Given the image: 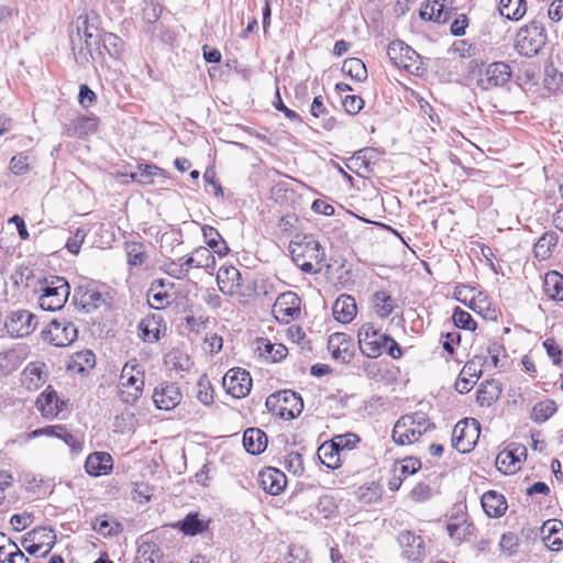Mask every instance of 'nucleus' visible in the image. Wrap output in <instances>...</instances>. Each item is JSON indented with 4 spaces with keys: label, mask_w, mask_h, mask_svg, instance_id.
Returning a JSON list of instances; mask_svg holds the SVG:
<instances>
[{
    "label": "nucleus",
    "mask_w": 563,
    "mask_h": 563,
    "mask_svg": "<svg viewBox=\"0 0 563 563\" xmlns=\"http://www.w3.org/2000/svg\"><path fill=\"white\" fill-rule=\"evenodd\" d=\"M361 352L369 358H376L386 352L394 360L402 356L399 344L388 334L375 329L372 323L363 324L357 332Z\"/></svg>",
    "instance_id": "obj_1"
},
{
    "label": "nucleus",
    "mask_w": 563,
    "mask_h": 563,
    "mask_svg": "<svg viewBox=\"0 0 563 563\" xmlns=\"http://www.w3.org/2000/svg\"><path fill=\"white\" fill-rule=\"evenodd\" d=\"M292 260L303 273L318 274L325 253L321 244L312 235H297L290 243Z\"/></svg>",
    "instance_id": "obj_2"
},
{
    "label": "nucleus",
    "mask_w": 563,
    "mask_h": 563,
    "mask_svg": "<svg viewBox=\"0 0 563 563\" xmlns=\"http://www.w3.org/2000/svg\"><path fill=\"white\" fill-rule=\"evenodd\" d=\"M34 292L37 295V302L43 310L57 311L65 306L70 287L64 277L48 276L38 280Z\"/></svg>",
    "instance_id": "obj_3"
},
{
    "label": "nucleus",
    "mask_w": 563,
    "mask_h": 563,
    "mask_svg": "<svg viewBox=\"0 0 563 563\" xmlns=\"http://www.w3.org/2000/svg\"><path fill=\"white\" fill-rule=\"evenodd\" d=\"M434 429L424 412L418 411L400 417L393 429V440L399 445H407L417 442L429 430Z\"/></svg>",
    "instance_id": "obj_4"
},
{
    "label": "nucleus",
    "mask_w": 563,
    "mask_h": 563,
    "mask_svg": "<svg viewBox=\"0 0 563 563\" xmlns=\"http://www.w3.org/2000/svg\"><path fill=\"white\" fill-rule=\"evenodd\" d=\"M547 43L544 26L539 21H532L522 26L517 35L515 47L525 57L537 56Z\"/></svg>",
    "instance_id": "obj_5"
},
{
    "label": "nucleus",
    "mask_w": 563,
    "mask_h": 563,
    "mask_svg": "<svg viewBox=\"0 0 563 563\" xmlns=\"http://www.w3.org/2000/svg\"><path fill=\"white\" fill-rule=\"evenodd\" d=\"M137 367L136 360H133L125 363L121 372L119 396L128 405L135 404L143 393L144 374Z\"/></svg>",
    "instance_id": "obj_6"
},
{
    "label": "nucleus",
    "mask_w": 563,
    "mask_h": 563,
    "mask_svg": "<svg viewBox=\"0 0 563 563\" xmlns=\"http://www.w3.org/2000/svg\"><path fill=\"white\" fill-rule=\"evenodd\" d=\"M267 408L285 420L298 417L303 409V401L299 394L291 390H282L266 399Z\"/></svg>",
    "instance_id": "obj_7"
},
{
    "label": "nucleus",
    "mask_w": 563,
    "mask_h": 563,
    "mask_svg": "<svg viewBox=\"0 0 563 563\" xmlns=\"http://www.w3.org/2000/svg\"><path fill=\"white\" fill-rule=\"evenodd\" d=\"M481 427L476 419L459 421L452 431V445L461 453L470 452L479 438Z\"/></svg>",
    "instance_id": "obj_8"
},
{
    "label": "nucleus",
    "mask_w": 563,
    "mask_h": 563,
    "mask_svg": "<svg viewBox=\"0 0 563 563\" xmlns=\"http://www.w3.org/2000/svg\"><path fill=\"white\" fill-rule=\"evenodd\" d=\"M37 325V318L25 309L11 311L4 322L8 333L14 338H23L31 334Z\"/></svg>",
    "instance_id": "obj_9"
},
{
    "label": "nucleus",
    "mask_w": 563,
    "mask_h": 563,
    "mask_svg": "<svg viewBox=\"0 0 563 563\" xmlns=\"http://www.w3.org/2000/svg\"><path fill=\"white\" fill-rule=\"evenodd\" d=\"M44 339L55 346H68L78 335L77 328L74 323L63 320H52L47 329L43 332Z\"/></svg>",
    "instance_id": "obj_10"
},
{
    "label": "nucleus",
    "mask_w": 563,
    "mask_h": 563,
    "mask_svg": "<svg viewBox=\"0 0 563 563\" xmlns=\"http://www.w3.org/2000/svg\"><path fill=\"white\" fill-rule=\"evenodd\" d=\"M512 75L511 68L504 62H495L489 64L481 77L477 79V86L482 90H489L496 87H503L510 80Z\"/></svg>",
    "instance_id": "obj_11"
},
{
    "label": "nucleus",
    "mask_w": 563,
    "mask_h": 563,
    "mask_svg": "<svg viewBox=\"0 0 563 563\" xmlns=\"http://www.w3.org/2000/svg\"><path fill=\"white\" fill-rule=\"evenodd\" d=\"M387 56L398 68L411 71L418 69V53L402 41L391 42L387 47Z\"/></svg>",
    "instance_id": "obj_12"
},
{
    "label": "nucleus",
    "mask_w": 563,
    "mask_h": 563,
    "mask_svg": "<svg viewBox=\"0 0 563 563\" xmlns=\"http://www.w3.org/2000/svg\"><path fill=\"white\" fill-rule=\"evenodd\" d=\"M299 313L300 299L295 292L286 291L277 297L273 306V314L278 322L287 324Z\"/></svg>",
    "instance_id": "obj_13"
},
{
    "label": "nucleus",
    "mask_w": 563,
    "mask_h": 563,
    "mask_svg": "<svg viewBox=\"0 0 563 563\" xmlns=\"http://www.w3.org/2000/svg\"><path fill=\"white\" fill-rule=\"evenodd\" d=\"M223 386L234 398L249 395L252 387V378L245 369L232 368L223 377Z\"/></svg>",
    "instance_id": "obj_14"
},
{
    "label": "nucleus",
    "mask_w": 563,
    "mask_h": 563,
    "mask_svg": "<svg viewBox=\"0 0 563 563\" xmlns=\"http://www.w3.org/2000/svg\"><path fill=\"white\" fill-rule=\"evenodd\" d=\"M527 456V449L521 444H511L496 457V465L505 474H512L520 468L522 459Z\"/></svg>",
    "instance_id": "obj_15"
},
{
    "label": "nucleus",
    "mask_w": 563,
    "mask_h": 563,
    "mask_svg": "<svg viewBox=\"0 0 563 563\" xmlns=\"http://www.w3.org/2000/svg\"><path fill=\"white\" fill-rule=\"evenodd\" d=\"M183 395L174 383H162L154 389L153 401L158 409L170 410L180 404Z\"/></svg>",
    "instance_id": "obj_16"
},
{
    "label": "nucleus",
    "mask_w": 563,
    "mask_h": 563,
    "mask_svg": "<svg viewBox=\"0 0 563 563\" xmlns=\"http://www.w3.org/2000/svg\"><path fill=\"white\" fill-rule=\"evenodd\" d=\"M398 542L402 549V555L410 561H419L426 554L423 539L409 530L399 533Z\"/></svg>",
    "instance_id": "obj_17"
},
{
    "label": "nucleus",
    "mask_w": 563,
    "mask_h": 563,
    "mask_svg": "<svg viewBox=\"0 0 563 563\" xmlns=\"http://www.w3.org/2000/svg\"><path fill=\"white\" fill-rule=\"evenodd\" d=\"M65 401L58 398L57 393L52 386L40 394L36 399V408L41 411L42 416L46 419H53L64 410Z\"/></svg>",
    "instance_id": "obj_18"
},
{
    "label": "nucleus",
    "mask_w": 563,
    "mask_h": 563,
    "mask_svg": "<svg viewBox=\"0 0 563 563\" xmlns=\"http://www.w3.org/2000/svg\"><path fill=\"white\" fill-rule=\"evenodd\" d=\"M241 273L234 266H221L217 274V284L219 290L228 296L239 292L242 285Z\"/></svg>",
    "instance_id": "obj_19"
},
{
    "label": "nucleus",
    "mask_w": 563,
    "mask_h": 563,
    "mask_svg": "<svg viewBox=\"0 0 563 563\" xmlns=\"http://www.w3.org/2000/svg\"><path fill=\"white\" fill-rule=\"evenodd\" d=\"M258 481L263 490L273 496L279 495L287 485L286 475L275 467H267L261 471Z\"/></svg>",
    "instance_id": "obj_20"
},
{
    "label": "nucleus",
    "mask_w": 563,
    "mask_h": 563,
    "mask_svg": "<svg viewBox=\"0 0 563 563\" xmlns=\"http://www.w3.org/2000/svg\"><path fill=\"white\" fill-rule=\"evenodd\" d=\"M44 368L45 364L43 363H30L21 374L22 386L31 391L42 387L47 379Z\"/></svg>",
    "instance_id": "obj_21"
},
{
    "label": "nucleus",
    "mask_w": 563,
    "mask_h": 563,
    "mask_svg": "<svg viewBox=\"0 0 563 563\" xmlns=\"http://www.w3.org/2000/svg\"><path fill=\"white\" fill-rule=\"evenodd\" d=\"M448 0H428L420 10L423 20L445 23L452 14V9L446 7Z\"/></svg>",
    "instance_id": "obj_22"
},
{
    "label": "nucleus",
    "mask_w": 563,
    "mask_h": 563,
    "mask_svg": "<svg viewBox=\"0 0 563 563\" xmlns=\"http://www.w3.org/2000/svg\"><path fill=\"white\" fill-rule=\"evenodd\" d=\"M332 311H333V317L339 322H341V323L351 322L354 319V317L356 316V311H357L355 299L350 295L342 294L334 301Z\"/></svg>",
    "instance_id": "obj_23"
},
{
    "label": "nucleus",
    "mask_w": 563,
    "mask_h": 563,
    "mask_svg": "<svg viewBox=\"0 0 563 563\" xmlns=\"http://www.w3.org/2000/svg\"><path fill=\"white\" fill-rule=\"evenodd\" d=\"M542 541L544 545L552 550L558 551L563 544V527L560 521L548 520L541 528Z\"/></svg>",
    "instance_id": "obj_24"
},
{
    "label": "nucleus",
    "mask_w": 563,
    "mask_h": 563,
    "mask_svg": "<svg viewBox=\"0 0 563 563\" xmlns=\"http://www.w3.org/2000/svg\"><path fill=\"white\" fill-rule=\"evenodd\" d=\"M85 468L92 476L106 475L112 470V457L106 452H93L87 457Z\"/></svg>",
    "instance_id": "obj_25"
},
{
    "label": "nucleus",
    "mask_w": 563,
    "mask_h": 563,
    "mask_svg": "<svg viewBox=\"0 0 563 563\" xmlns=\"http://www.w3.org/2000/svg\"><path fill=\"white\" fill-rule=\"evenodd\" d=\"M77 35L84 36V42L87 49H90L91 40L97 36L98 32V16L96 14H80L76 21Z\"/></svg>",
    "instance_id": "obj_26"
},
{
    "label": "nucleus",
    "mask_w": 563,
    "mask_h": 563,
    "mask_svg": "<svg viewBox=\"0 0 563 563\" xmlns=\"http://www.w3.org/2000/svg\"><path fill=\"white\" fill-rule=\"evenodd\" d=\"M243 445L246 452L257 455L267 446V435L258 428H249L243 434Z\"/></svg>",
    "instance_id": "obj_27"
},
{
    "label": "nucleus",
    "mask_w": 563,
    "mask_h": 563,
    "mask_svg": "<svg viewBox=\"0 0 563 563\" xmlns=\"http://www.w3.org/2000/svg\"><path fill=\"white\" fill-rule=\"evenodd\" d=\"M482 506L484 511L493 518H498L507 510V503L501 494L495 490L486 492L482 496Z\"/></svg>",
    "instance_id": "obj_28"
},
{
    "label": "nucleus",
    "mask_w": 563,
    "mask_h": 563,
    "mask_svg": "<svg viewBox=\"0 0 563 563\" xmlns=\"http://www.w3.org/2000/svg\"><path fill=\"white\" fill-rule=\"evenodd\" d=\"M501 394V386L499 382L490 379L481 384L476 393V401L482 407L492 406Z\"/></svg>",
    "instance_id": "obj_29"
},
{
    "label": "nucleus",
    "mask_w": 563,
    "mask_h": 563,
    "mask_svg": "<svg viewBox=\"0 0 563 563\" xmlns=\"http://www.w3.org/2000/svg\"><path fill=\"white\" fill-rule=\"evenodd\" d=\"M131 179L141 185H152L155 177H167V172L153 164H140L135 172L131 173Z\"/></svg>",
    "instance_id": "obj_30"
},
{
    "label": "nucleus",
    "mask_w": 563,
    "mask_h": 563,
    "mask_svg": "<svg viewBox=\"0 0 563 563\" xmlns=\"http://www.w3.org/2000/svg\"><path fill=\"white\" fill-rule=\"evenodd\" d=\"M74 299L86 312L99 308L103 302L102 295L98 290L90 288L84 289L82 287L75 290Z\"/></svg>",
    "instance_id": "obj_31"
},
{
    "label": "nucleus",
    "mask_w": 563,
    "mask_h": 563,
    "mask_svg": "<svg viewBox=\"0 0 563 563\" xmlns=\"http://www.w3.org/2000/svg\"><path fill=\"white\" fill-rule=\"evenodd\" d=\"M329 349L332 351L333 358L342 363H349L352 360L353 353L343 333H334L330 336Z\"/></svg>",
    "instance_id": "obj_32"
},
{
    "label": "nucleus",
    "mask_w": 563,
    "mask_h": 563,
    "mask_svg": "<svg viewBox=\"0 0 563 563\" xmlns=\"http://www.w3.org/2000/svg\"><path fill=\"white\" fill-rule=\"evenodd\" d=\"M544 294L552 300H563V276L556 271H550L544 275Z\"/></svg>",
    "instance_id": "obj_33"
},
{
    "label": "nucleus",
    "mask_w": 563,
    "mask_h": 563,
    "mask_svg": "<svg viewBox=\"0 0 563 563\" xmlns=\"http://www.w3.org/2000/svg\"><path fill=\"white\" fill-rule=\"evenodd\" d=\"M372 302L376 314L380 319L388 318L396 307V299L386 290H378L374 292Z\"/></svg>",
    "instance_id": "obj_34"
},
{
    "label": "nucleus",
    "mask_w": 563,
    "mask_h": 563,
    "mask_svg": "<svg viewBox=\"0 0 563 563\" xmlns=\"http://www.w3.org/2000/svg\"><path fill=\"white\" fill-rule=\"evenodd\" d=\"M185 265L191 268H210L214 267L216 258L212 252L207 247H198L195 252L188 256L184 257Z\"/></svg>",
    "instance_id": "obj_35"
},
{
    "label": "nucleus",
    "mask_w": 563,
    "mask_h": 563,
    "mask_svg": "<svg viewBox=\"0 0 563 563\" xmlns=\"http://www.w3.org/2000/svg\"><path fill=\"white\" fill-rule=\"evenodd\" d=\"M558 242L559 236L554 231L543 233L542 236L534 244V256L540 261L549 258Z\"/></svg>",
    "instance_id": "obj_36"
},
{
    "label": "nucleus",
    "mask_w": 563,
    "mask_h": 563,
    "mask_svg": "<svg viewBox=\"0 0 563 563\" xmlns=\"http://www.w3.org/2000/svg\"><path fill=\"white\" fill-rule=\"evenodd\" d=\"M91 529L102 537H112L121 533L123 527L120 522L110 519L107 515H102L91 521Z\"/></svg>",
    "instance_id": "obj_37"
},
{
    "label": "nucleus",
    "mask_w": 563,
    "mask_h": 563,
    "mask_svg": "<svg viewBox=\"0 0 563 563\" xmlns=\"http://www.w3.org/2000/svg\"><path fill=\"white\" fill-rule=\"evenodd\" d=\"M498 10L501 16L519 21L527 12L526 0H500Z\"/></svg>",
    "instance_id": "obj_38"
},
{
    "label": "nucleus",
    "mask_w": 563,
    "mask_h": 563,
    "mask_svg": "<svg viewBox=\"0 0 563 563\" xmlns=\"http://www.w3.org/2000/svg\"><path fill=\"white\" fill-rule=\"evenodd\" d=\"M98 129V121L95 117H80L76 121H74V126L71 129H67L68 136H77V137H87L93 134Z\"/></svg>",
    "instance_id": "obj_39"
},
{
    "label": "nucleus",
    "mask_w": 563,
    "mask_h": 563,
    "mask_svg": "<svg viewBox=\"0 0 563 563\" xmlns=\"http://www.w3.org/2000/svg\"><path fill=\"white\" fill-rule=\"evenodd\" d=\"M202 234L206 240L207 245L212 249L214 253L220 256L227 255L229 252V247L225 241L221 238L220 233L217 229L210 225H205L202 228Z\"/></svg>",
    "instance_id": "obj_40"
},
{
    "label": "nucleus",
    "mask_w": 563,
    "mask_h": 563,
    "mask_svg": "<svg viewBox=\"0 0 563 563\" xmlns=\"http://www.w3.org/2000/svg\"><path fill=\"white\" fill-rule=\"evenodd\" d=\"M159 317L144 318L139 324L141 338L146 342H155L159 340Z\"/></svg>",
    "instance_id": "obj_41"
},
{
    "label": "nucleus",
    "mask_w": 563,
    "mask_h": 563,
    "mask_svg": "<svg viewBox=\"0 0 563 563\" xmlns=\"http://www.w3.org/2000/svg\"><path fill=\"white\" fill-rule=\"evenodd\" d=\"M342 73L356 81H364L367 78L365 64L356 57H351L343 62Z\"/></svg>",
    "instance_id": "obj_42"
},
{
    "label": "nucleus",
    "mask_w": 563,
    "mask_h": 563,
    "mask_svg": "<svg viewBox=\"0 0 563 563\" xmlns=\"http://www.w3.org/2000/svg\"><path fill=\"white\" fill-rule=\"evenodd\" d=\"M318 456L328 468L335 470L340 466L341 454L331 442L319 446Z\"/></svg>",
    "instance_id": "obj_43"
},
{
    "label": "nucleus",
    "mask_w": 563,
    "mask_h": 563,
    "mask_svg": "<svg viewBox=\"0 0 563 563\" xmlns=\"http://www.w3.org/2000/svg\"><path fill=\"white\" fill-rule=\"evenodd\" d=\"M556 409L558 408L554 400L545 399L533 406L530 418L537 423H542L552 417Z\"/></svg>",
    "instance_id": "obj_44"
},
{
    "label": "nucleus",
    "mask_w": 563,
    "mask_h": 563,
    "mask_svg": "<svg viewBox=\"0 0 563 563\" xmlns=\"http://www.w3.org/2000/svg\"><path fill=\"white\" fill-rule=\"evenodd\" d=\"M95 364V354L91 351H81L75 354L68 367L79 374H85L93 368Z\"/></svg>",
    "instance_id": "obj_45"
},
{
    "label": "nucleus",
    "mask_w": 563,
    "mask_h": 563,
    "mask_svg": "<svg viewBox=\"0 0 563 563\" xmlns=\"http://www.w3.org/2000/svg\"><path fill=\"white\" fill-rule=\"evenodd\" d=\"M310 113L313 118L323 120L322 128L324 130H332L335 125V120L332 117H328L329 111L323 103V99L321 96H317L313 98V101L310 107Z\"/></svg>",
    "instance_id": "obj_46"
},
{
    "label": "nucleus",
    "mask_w": 563,
    "mask_h": 563,
    "mask_svg": "<svg viewBox=\"0 0 563 563\" xmlns=\"http://www.w3.org/2000/svg\"><path fill=\"white\" fill-rule=\"evenodd\" d=\"M101 41L108 54L114 58H120L124 52V41L114 33H103Z\"/></svg>",
    "instance_id": "obj_47"
},
{
    "label": "nucleus",
    "mask_w": 563,
    "mask_h": 563,
    "mask_svg": "<svg viewBox=\"0 0 563 563\" xmlns=\"http://www.w3.org/2000/svg\"><path fill=\"white\" fill-rule=\"evenodd\" d=\"M177 527L186 536H196L206 529L205 522L194 512L188 514L184 520L177 523Z\"/></svg>",
    "instance_id": "obj_48"
},
{
    "label": "nucleus",
    "mask_w": 563,
    "mask_h": 563,
    "mask_svg": "<svg viewBox=\"0 0 563 563\" xmlns=\"http://www.w3.org/2000/svg\"><path fill=\"white\" fill-rule=\"evenodd\" d=\"M356 497L365 505L377 503L382 497V488L375 483L360 486L356 490Z\"/></svg>",
    "instance_id": "obj_49"
},
{
    "label": "nucleus",
    "mask_w": 563,
    "mask_h": 563,
    "mask_svg": "<svg viewBox=\"0 0 563 563\" xmlns=\"http://www.w3.org/2000/svg\"><path fill=\"white\" fill-rule=\"evenodd\" d=\"M257 350L261 353H263V352L266 353L267 356L271 357V360L273 362H278V361L283 360L287 354V349L285 345L273 344L268 340H264V339H262L258 342Z\"/></svg>",
    "instance_id": "obj_50"
},
{
    "label": "nucleus",
    "mask_w": 563,
    "mask_h": 563,
    "mask_svg": "<svg viewBox=\"0 0 563 563\" xmlns=\"http://www.w3.org/2000/svg\"><path fill=\"white\" fill-rule=\"evenodd\" d=\"M33 532H36V538H34L35 542L41 543L43 548L46 547V550L41 554V556H46L56 541L54 530L46 527H37L33 529Z\"/></svg>",
    "instance_id": "obj_51"
},
{
    "label": "nucleus",
    "mask_w": 563,
    "mask_h": 563,
    "mask_svg": "<svg viewBox=\"0 0 563 563\" xmlns=\"http://www.w3.org/2000/svg\"><path fill=\"white\" fill-rule=\"evenodd\" d=\"M9 169L12 174L20 176L30 172V155L26 152H21L14 155L9 163Z\"/></svg>",
    "instance_id": "obj_52"
},
{
    "label": "nucleus",
    "mask_w": 563,
    "mask_h": 563,
    "mask_svg": "<svg viewBox=\"0 0 563 563\" xmlns=\"http://www.w3.org/2000/svg\"><path fill=\"white\" fill-rule=\"evenodd\" d=\"M454 324L463 330L474 331L476 329V322L470 312L456 307L452 314Z\"/></svg>",
    "instance_id": "obj_53"
},
{
    "label": "nucleus",
    "mask_w": 563,
    "mask_h": 563,
    "mask_svg": "<svg viewBox=\"0 0 563 563\" xmlns=\"http://www.w3.org/2000/svg\"><path fill=\"white\" fill-rule=\"evenodd\" d=\"M126 255L129 264L133 266L142 265L147 258L145 247L142 243H128Z\"/></svg>",
    "instance_id": "obj_54"
},
{
    "label": "nucleus",
    "mask_w": 563,
    "mask_h": 563,
    "mask_svg": "<svg viewBox=\"0 0 563 563\" xmlns=\"http://www.w3.org/2000/svg\"><path fill=\"white\" fill-rule=\"evenodd\" d=\"M448 532L451 538L455 540H463L472 532V525L468 523L465 519L461 521H450L446 526Z\"/></svg>",
    "instance_id": "obj_55"
},
{
    "label": "nucleus",
    "mask_w": 563,
    "mask_h": 563,
    "mask_svg": "<svg viewBox=\"0 0 563 563\" xmlns=\"http://www.w3.org/2000/svg\"><path fill=\"white\" fill-rule=\"evenodd\" d=\"M360 441L358 437L354 433L340 434L334 437L330 442L342 454L346 450H351Z\"/></svg>",
    "instance_id": "obj_56"
},
{
    "label": "nucleus",
    "mask_w": 563,
    "mask_h": 563,
    "mask_svg": "<svg viewBox=\"0 0 563 563\" xmlns=\"http://www.w3.org/2000/svg\"><path fill=\"white\" fill-rule=\"evenodd\" d=\"M284 466L289 473L294 475H301L303 473L302 455L298 452H290L285 457Z\"/></svg>",
    "instance_id": "obj_57"
},
{
    "label": "nucleus",
    "mask_w": 563,
    "mask_h": 563,
    "mask_svg": "<svg viewBox=\"0 0 563 563\" xmlns=\"http://www.w3.org/2000/svg\"><path fill=\"white\" fill-rule=\"evenodd\" d=\"M189 271V267L185 265L184 257H180L178 261H172L170 263L166 264V273L177 279L186 277Z\"/></svg>",
    "instance_id": "obj_58"
},
{
    "label": "nucleus",
    "mask_w": 563,
    "mask_h": 563,
    "mask_svg": "<svg viewBox=\"0 0 563 563\" xmlns=\"http://www.w3.org/2000/svg\"><path fill=\"white\" fill-rule=\"evenodd\" d=\"M142 14L145 22L153 24L161 18L162 7L157 2H145Z\"/></svg>",
    "instance_id": "obj_59"
},
{
    "label": "nucleus",
    "mask_w": 563,
    "mask_h": 563,
    "mask_svg": "<svg viewBox=\"0 0 563 563\" xmlns=\"http://www.w3.org/2000/svg\"><path fill=\"white\" fill-rule=\"evenodd\" d=\"M86 233L82 229H77L73 236L66 242V249L69 253L77 255L80 251L81 244L84 243Z\"/></svg>",
    "instance_id": "obj_60"
},
{
    "label": "nucleus",
    "mask_w": 563,
    "mask_h": 563,
    "mask_svg": "<svg viewBox=\"0 0 563 563\" xmlns=\"http://www.w3.org/2000/svg\"><path fill=\"white\" fill-rule=\"evenodd\" d=\"M499 545L503 552L512 555L518 548V538L514 533H505L500 539Z\"/></svg>",
    "instance_id": "obj_61"
},
{
    "label": "nucleus",
    "mask_w": 563,
    "mask_h": 563,
    "mask_svg": "<svg viewBox=\"0 0 563 563\" xmlns=\"http://www.w3.org/2000/svg\"><path fill=\"white\" fill-rule=\"evenodd\" d=\"M32 522H33V515L27 514V512L14 514L10 519V523L12 525V527L15 531L24 530Z\"/></svg>",
    "instance_id": "obj_62"
},
{
    "label": "nucleus",
    "mask_w": 563,
    "mask_h": 563,
    "mask_svg": "<svg viewBox=\"0 0 563 563\" xmlns=\"http://www.w3.org/2000/svg\"><path fill=\"white\" fill-rule=\"evenodd\" d=\"M342 103L350 114L358 113L364 107V101L360 96H346Z\"/></svg>",
    "instance_id": "obj_63"
},
{
    "label": "nucleus",
    "mask_w": 563,
    "mask_h": 563,
    "mask_svg": "<svg viewBox=\"0 0 563 563\" xmlns=\"http://www.w3.org/2000/svg\"><path fill=\"white\" fill-rule=\"evenodd\" d=\"M421 467V462L416 457H407L401 462L398 471L399 474L405 477L407 475L415 474Z\"/></svg>",
    "instance_id": "obj_64"
}]
</instances>
